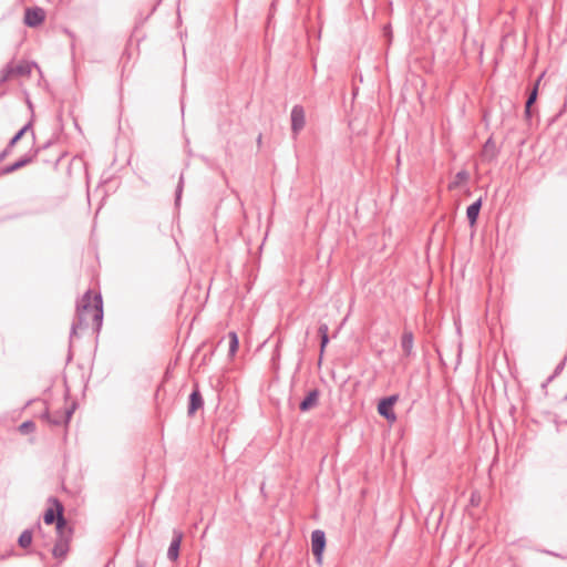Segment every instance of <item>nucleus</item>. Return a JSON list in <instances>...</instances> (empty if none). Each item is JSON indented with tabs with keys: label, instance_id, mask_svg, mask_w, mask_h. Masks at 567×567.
<instances>
[{
	"label": "nucleus",
	"instance_id": "3",
	"mask_svg": "<svg viewBox=\"0 0 567 567\" xmlns=\"http://www.w3.org/2000/svg\"><path fill=\"white\" fill-rule=\"evenodd\" d=\"M39 151H40L39 147H35V148L31 150L28 154H25L23 157H21L17 162H14V163H12L10 165L4 166L1 169V174L2 175L11 174V173H13V172H16V171L27 166L28 164L32 163L35 159V157L38 156Z\"/></svg>",
	"mask_w": 567,
	"mask_h": 567
},
{
	"label": "nucleus",
	"instance_id": "14",
	"mask_svg": "<svg viewBox=\"0 0 567 567\" xmlns=\"http://www.w3.org/2000/svg\"><path fill=\"white\" fill-rule=\"evenodd\" d=\"M482 207V199H477L471 204L466 209V216L471 225L475 224Z\"/></svg>",
	"mask_w": 567,
	"mask_h": 567
},
{
	"label": "nucleus",
	"instance_id": "31",
	"mask_svg": "<svg viewBox=\"0 0 567 567\" xmlns=\"http://www.w3.org/2000/svg\"><path fill=\"white\" fill-rule=\"evenodd\" d=\"M563 365H564V363H560V364L556 368V373H557L559 370H561V369H563Z\"/></svg>",
	"mask_w": 567,
	"mask_h": 567
},
{
	"label": "nucleus",
	"instance_id": "20",
	"mask_svg": "<svg viewBox=\"0 0 567 567\" xmlns=\"http://www.w3.org/2000/svg\"><path fill=\"white\" fill-rule=\"evenodd\" d=\"M228 339H229V355L233 357V355H235V353L238 350V344H239L238 336L236 332L230 331L228 333Z\"/></svg>",
	"mask_w": 567,
	"mask_h": 567
},
{
	"label": "nucleus",
	"instance_id": "24",
	"mask_svg": "<svg viewBox=\"0 0 567 567\" xmlns=\"http://www.w3.org/2000/svg\"><path fill=\"white\" fill-rule=\"evenodd\" d=\"M320 339H321V342H320V358H319V363L321 362V359H322V355H323L324 349H326L327 344L329 343V336H323V338H320Z\"/></svg>",
	"mask_w": 567,
	"mask_h": 567
},
{
	"label": "nucleus",
	"instance_id": "2",
	"mask_svg": "<svg viewBox=\"0 0 567 567\" xmlns=\"http://www.w3.org/2000/svg\"><path fill=\"white\" fill-rule=\"evenodd\" d=\"M49 503L55 506L58 511L56 518V539L52 548V555L56 559H64L70 550V542L73 536V528L68 525L63 516V505L56 497H50Z\"/></svg>",
	"mask_w": 567,
	"mask_h": 567
},
{
	"label": "nucleus",
	"instance_id": "11",
	"mask_svg": "<svg viewBox=\"0 0 567 567\" xmlns=\"http://www.w3.org/2000/svg\"><path fill=\"white\" fill-rule=\"evenodd\" d=\"M320 392L318 389H312L308 392L307 396L300 402L299 409L307 412L318 405Z\"/></svg>",
	"mask_w": 567,
	"mask_h": 567
},
{
	"label": "nucleus",
	"instance_id": "16",
	"mask_svg": "<svg viewBox=\"0 0 567 567\" xmlns=\"http://www.w3.org/2000/svg\"><path fill=\"white\" fill-rule=\"evenodd\" d=\"M17 76L16 74V68L12 62L8 63L0 72V85L6 83L11 78Z\"/></svg>",
	"mask_w": 567,
	"mask_h": 567
},
{
	"label": "nucleus",
	"instance_id": "4",
	"mask_svg": "<svg viewBox=\"0 0 567 567\" xmlns=\"http://www.w3.org/2000/svg\"><path fill=\"white\" fill-rule=\"evenodd\" d=\"M45 20V11L40 7L27 8L24 11V23L30 28L39 27Z\"/></svg>",
	"mask_w": 567,
	"mask_h": 567
},
{
	"label": "nucleus",
	"instance_id": "8",
	"mask_svg": "<svg viewBox=\"0 0 567 567\" xmlns=\"http://www.w3.org/2000/svg\"><path fill=\"white\" fill-rule=\"evenodd\" d=\"M71 416H72V410L59 411V412H55L53 415H51V413L47 410L42 414V417L45 419L52 425L66 424V423H69Z\"/></svg>",
	"mask_w": 567,
	"mask_h": 567
},
{
	"label": "nucleus",
	"instance_id": "22",
	"mask_svg": "<svg viewBox=\"0 0 567 567\" xmlns=\"http://www.w3.org/2000/svg\"><path fill=\"white\" fill-rule=\"evenodd\" d=\"M19 430L21 433L28 434L35 430V424L32 421H25L19 426Z\"/></svg>",
	"mask_w": 567,
	"mask_h": 567
},
{
	"label": "nucleus",
	"instance_id": "15",
	"mask_svg": "<svg viewBox=\"0 0 567 567\" xmlns=\"http://www.w3.org/2000/svg\"><path fill=\"white\" fill-rule=\"evenodd\" d=\"M34 66H37L34 62L21 61L17 65H14L16 74L17 76H29Z\"/></svg>",
	"mask_w": 567,
	"mask_h": 567
},
{
	"label": "nucleus",
	"instance_id": "5",
	"mask_svg": "<svg viewBox=\"0 0 567 567\" xmlns=\"http://www.w3.org/2000/svg\"><path fill=\"white\" fill-rule=\"evenodd\" d=\"M398 396L391 395L388 398L382 399L378 404V412L380 415H382L384 419H386L389 422H395L396 415L393 412V405L396 402Z\"/></svg>",
	"mask_w": 567,
	"mask_h": 567
},
{
	"label": "nucleus",
	"instance_id": "25",
	"mask_svg": "<svg viewBox=\"0 0 567 567\" xmlns=\"http://www.w3.org/2000/svg\"><path fill=\"white\" fill-rule=\"evenodd\" d=\"M24 134L21 133V131L19 130L14 135L13 137L10 140L9 142V148H12L23 136Z\"/></svg>",
	"mask_w": 567,
	"mask_h": 567
},
{
	"label": "nucleus",
	"instance_id": "17",
	"mask_svg": "<svg viewBox=\"0 0 567 567\" xmlns=\"http://www.w3.org/2000/svg\"><path fill=\"white\" fill-rule=\"evenodd\" d=\"M17 76L16 74V68L12 62L8 63L0 72V85L6 83L11 78Z\"/></svg>",
	"mask_w": 567,
	"mask_h": 567
},
{
	"label": "nucleus",
	"instance_id": "23",
	"mask_svg": "<svg viewBox=\"0 0 567 567\" xmlns=\"http://www.w3.org/2000/svg\"><path fill=\"white\" fill-rule=\"evenodd\" d=\"M468 178V174L466 171H460L456 175H455V182L450 186L451 188L452 187H455L456 185H458V183L461 182H464Z\"/></svg>",
	"mask_w": 567,
	"mask_h": 567
},
{
	"label": "nucleus",
	"instance_id": "30",
	"mask_svg": "<svg viewBox=\"0 0 567 567\" xmlns=\"http://www.w3.org/2000/svg\"><path fill=\"white\" fill-rule=\"evenodd\" d=\"M279 347H280V343L278 342L277 346H276V350H275V354L277 357H279Z\"/></svg>",
	"mask_w": 567,
	"mask_h": 567
},
{
	"label": "nucleus",
	"instance_id": "13",
	"mask_svg": "<svg viewBox=\"0 0 567 567\" xmlns=\"http://www.w3.org/2000/svg\"><path fill=\"white\" fill-rule=\"evenodd\" d=\"M543 76H544V73H542L540 76L537 79V81L534 84V87H533L532 92L529 93V95L527 97V101L525 103V115H526V117H530V114H532L530 109H532V105L537 100L538 86H539V83H540V80L543 79Z\"/></svg>",
	"mask_w": 567,
	"mask_h": 567
},
{
	"label": "nucleus",
	"instance_id": "10",
	"mask_svg": "<svg viewBox=\"0 0 567 567\" xmlns=\"http://www.w3.org/2000/svg\"><path fill=\"white\" fill-rule=\"evenodd\" d=\"M183 539V534L179 530H174L173 539L167 550V558L172 561H175L179 556L181 543Z\"/></svg>",
	"mask_w": 567,
	"mask_h": 567
},
{
	"label": "nucleus",
	"instance_id": "6",
	"mask_svg": "<svg viewBox=\"0 0 567 567\" xmlns=\"http://www.w3.org/2000/svg\"><path fill=\"white\" fill-rule=\"evenodd\" d=\"M306 115L305 110L301 105H295L291 110V131L297 136L300 131L305 127Z\"/></svg>",
	"mask_w": 567,
	"mask_h": 567
},
{
	"label": "nucleus",
	"instance_id": "18",
	"mask_svg": "<svg viewBox=\"0 0 567 567\" xmlns=\"http://www.w3.org/2000/svg\"><path fill=\"white\" fill-rule=\"evenodd\" d=\"M497 154L496 145L492 137H489L483 146V155L488 156L489 159L495 158Z\"/></svg>",
	"mask_w": 567,
	"mask_h": 567
},
{
	"label": "nucleus",
	"instance_id": "29",
	"mask_svg": "<svg viewBox=\"0 0 567 567\" xmlns=\"http://www.w3.org/2000/svg\"><path fill=\"white\" fill-rule=\"evenodd\" d=\"M12 148H9V144L7 147L0 153V162H2L10 153Z\"/></svg>",
	"mask_w": 567,
	"mask_h": 567
},
{
	"label": "nucleus",
	"instance_id": "1",
	"mask_svg": "<svg viewBox=\"0 0 567 567\" xmlns=\"http://www.w3.org/2000/svg\"><path fill=\"white\" fill-rule=\"evenodd\" d=\"M90 321L95 326L99 331L103 321V301L101 295H95L93 298L91 291H86L81 301L76 306V317L72 322L71 338L76 334L79 329L89 326Z\"/></svg>",
	"mask_w": 567,
	"mask_h": 567
},
{
	"label": "nucleus",
	"instance_id": "19",
	"mask_svg": "<svg viewBox=\"0 0 567 567\" xmlns=\"http://www.w3.org/2000/svg\"><path fill=\"white\" fill-rule=\"evenodd\" d=\"M32 532L30 529H25L21 533L18 539V544L22 548H28L32 543Z\"/></svg>",
	"mask_w": 567,
	"mask_h": 567
},
{
	"label": "nucleus",
	"instance_id": "27",
	"mask_svg": "<svg viewBox=\"0 0 567 567\" xmlns=\"http://www.w3.org/2000/svg\"><path fill=\"white\" fill-rule=\"evenodd\" d=\"M329 327L327 323H321L318 328V333L320 338H323V336H328Z\"/></svg>",
	"mask_w": 567,
	"mask_h": 567
},
{
	"label": "nucleus",
	"instance_id": "9",
	"mask_svg": "<svg viewBox=\"0 0 567 567\" xmlns=\"http://www.w3.org/2000/svg\"><path fill=\"white\" fill-rule=\"evenodd\" d=\"M204 405V400L202 398V394L198 390V386L196 385L195 389L192 391L189 395V402H188V409L187 414L189 416H193L197 410L202 409Z\"/></svg>",
	"mask_w": 567,
	"mask_h": 567
},
{
	"label": "nucleus",
	"instance_id": "26",
	"mask_svg": "<svg viewBox=\"0 0 567 567\" xmlns=\"http://www.w3.org/2000/svg\"><path fill=\"white\" fill-rule=\"evenodd\" d=\"M183 176L179 177V182H178V185H177V188H176V204H178L179 199H181V196H182V192H183Z\"/></svg>",
	"mask_w": 567,
	"mask_h": 567
},
{
	"label": "nucleus",
	"instance_id": "7",
	"mask_svg": "<svg viewBox=\"0 0 567 567\" xmlns=\"http://www.w3.org/2000/svg\"><path fill=\"white\" fill-rule=\"evenodd\" d=\"M326 547L324 532L316 529L311 534V550L312 554L320 559Z\"/></svg>",
	"mask_w": 567,
	"mask_h": 567
},
{
	"label": "nucleus",
	"instance_id": "12",
	"mask_svg": "<svg viewBox=\"0 0 567 567\" xmlns=\"http://www.w3.org/2000/svg\"><path fill=\"white\" fill-rule=\"evenodd\" d=\"M414 337L412 331L404 330L401 338V348L405 357H410L413 352Z\"/></svg>",
	"mask_w": 567,
	"mask_h": 567
},
{
	"label": "nucleus",
	"instance_id": "21",
	"mask_svg": "<svg viewBox=\"0 0 567 567\" xmlns=\"http://www.w3.org/2000/svg\"><path fill=\"white\" fill-rule=\"evenodd\" d=\"M56 518H58V511H56L55 506L53 505V507L48 508L45 511V513L43 515V520L47 525H51L54 522L56 523Z\"/></svg>",
	"mask_w": 567,
	"mask_h": 567
},
{
	"label": "nucleus",
	"instance_id": "28",
	"mask_svg": "<svg viewBox=\"0 0 567 567\" xmlns=\"http://www.w3.org/2000/svg\"><path fill=\"white\" fill-rule=\"evenodd\" d=\"M21 133L25 134L27 132L31 131L32 136L34 137V132L32 131V121H29L25 125H23L20 128Z\"/></svg>",
	"mask_w": 567,
	"mask_h": 567
}]
</instances>
